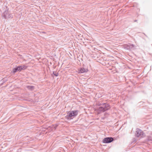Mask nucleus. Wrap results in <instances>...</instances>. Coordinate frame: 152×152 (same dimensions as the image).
Returning a JSON list of instances; mask_svg holds the SVG:
<instances>
[{"label": "nucleus", "instance_id": "f257e3e1", "mask_svg": "<svg viewBox=\"0 0 152 152\" xmlns=\"http://www.w3.org/2000/svg\"><path fill=\"white\" fill-rule=\"evenodd\" d=\"M78 113V110H75L68 112L66 116V118L68 120H70L77 116Z\"/></svg>", "mask_w": 152, "mask_h": 152}, {"label": "nucleus", "instance_id": "ddd939ff", "mask_svg": "<svg viewBox=\"0 0 152 152\" xmlns=\"http://www.w3.org/2000/svg\"><path fill=\"white\" fill-rule=\"evenodd\" d=\"M151 134L152 135V132L151 133Z\"/></svg>", "mask_w": 152, "mask_h": 152}, {"label": "nucleus", "instance_id": "39448f33", "mask_svg": "<svg viewBox=\"0 0 152 152\" xmlns=\"http://www.w3.org/2000/svg\"><path fill=\"white\" fill-rule=\"evenodd\" d=\"M99 105L102 106L105 111L109 110L110 108V105L107 103H100Z\"/></svg>", "mask_w": 152, "mask_h": 152}, {"label": "nucleus", "instance_id": "9b49d317", "mask_svg": "<svg viewBox=\"0 0 152 152\" xmlns=\"http://www.w3.org/2000/svg\"><path fill=\"white\" fill-rule=\"evenodd\" d=\"M147 140L148 141H152V137L150 136H148L147 137Z\"/></svg>", "mask_w": 152, "mask_h": 152}, {"label": "nucleus", "instance_id": "9d476101", "mask_svg": "<svg viewBox=\"0 0 152 152\" xmlns=\"http://www.w3.org/2000/svg\"><path fill=\"white\" fill-rule=\"evenodd\" d=\"M20 66L21 70H24L26 69L27 67V66L26 65H23L22 66Z\"/></svg>", "mask_w": 152, "mask_h": 152}, {"label": "nucleus", "instance_id": "1a4fd4ad", "mask_svg": "<svg viewBox=\"0 0 152 152\" xmlns=\"http://www.w3.org/2000/svg\"><path fill=\"white\" fill-rule=\"evenodd\" d=\"M26 88H28L29 90L32 91L34 90V86H26Z\"/></svg>", "mask_w": 152, "mask_h": 152}, {"label": "nucleus", "instance_id": "423d86ee", "mask_svg": "<svg viewBox=\"0 0 152 152\" xmlns=\"http://www.w3.org/2000/svg\"><path fill=\"white\" fill-rule=\"evenodd\" d=\"M21 71L20 66H18L15 68H14L12 70L13 73H15L17 72H20Z\"/></svg>", "mask_w": 152, "mask_h": 152}, {"label": "nucleus", "instance_id": "6e6552de", "mask_svg": "<svg viewBox=\"0 0 152 152\" xmlns=\"http://www.w3.org/2000/svg\"><path fill=\"white\" fill-rule=\"evenodd\" d=\"M79 71V72H80L81 73H83L85 72H87L88 70L87 69L83 68H81L80 69Z\"/></svg>", "mask_w": 152, "mask_h": 152}, {"label": "nucleus", "instance_id": "f8f14e48", "mask_svg": "<svg viewBox=\"0 0 152 152\" xmlns=\"http://www.w3.org/2000/svg\"><path fill=\"white\" fill-rule=\"evenodd\" d=\"M53 74L56 76H57L58 75V74L56 72H53Z\"/></svg>", "mask_w": 152, "mask_h": 152}, {"label": "nucleus", "instance_id": "7ed1b4c3", "mask_svg": "<svg viewBox=\"0 0 152 152\" xmlns=\"http://www.w3.org/2000/svg\"><path fill=\"white\" fill-rule=\"evenodd\" d=\"M143 132L139 129H137L135 135L137 137H142L143 136Z\"/></svg>", "mask_w": 152, "mask_h": 152}, {"label": "nucleus", "instance_id": "0eeeda50", "mask_svg": "<svg viewBox=\"0 0 152 152\" xmlns=\"http://www.w3.org/2000/svg\"><path fill=\"white\" fill-rule=\"evenodd\" d=\"M98 113H100L101 112H103L105 111L104 109L103 108V107L101 106L99 107L97 110Z\"/></svg>", "mask_w": 152, "mask_h": 152}, {"label": "nucleus", "instance_id": "4468645a", "mask_svg": "<svg viewBox=\"0 0 152 152\" xmlns=\"http://www.w3.org/2000/svg\"><path fill=\"white\" fill-rule=\"evenodd\" d=\"M136 21H137V20H135V21H135V22H136Z\"/></svg>", "mask_w": 152, "mask_h": 152}, {"label": "nucleus", "instance_id": "20e7f679", "mask_svg": "<svg viewBox=\"0 0 152 152\" xmlns=\"http://www.w3.org/2000/svg\"><path fill=\"white\" fill-rule=\"evenodd\" d=\"M113 140V139L112 137H107L104 138L103 140V142L104 143H109Z\"/></svg>", "mask_w": 152, "mask_h": 152}, {"label": "nucleus", "instance_id": "f03ea898", "mask_svg": "<svg viewBox=\"0 0 152 152\" xmlns=\"http://www.w3.org/2000/svg\"><path fill=\"white\" fill-rule=\"evenodd\" d=\"M2 17H3L4 18L6 19L12 18V16L11 13H9L8 11H6L4 13Z\"/></svg>", "mask_w": 152, "mask_h": 152}]
</instances>
